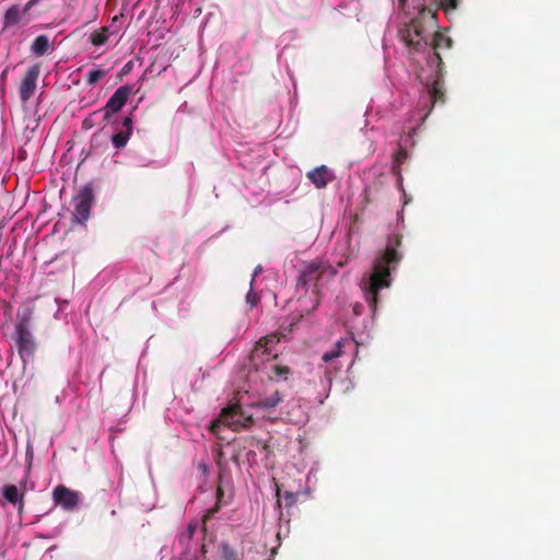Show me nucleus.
<instances>
[{"label": "nucleus", "mask_w": 560, "mask_h": 560, "mask_svg": "<svg viewBox=\"0 0 560 560\" xmlns=\"http://www.w3.org/2000/svg\"><path fill=\"white\" fill-rule=\"evenodd\" d=\"M400 246V235L393 234L388 236L384 250L375 257L371 270L361 280V290L373 314L377 310L381 290L390 287L392 271L397 268L402 259V254L398 250Z\"/></svg>", "instance_id": "1"}, {"label": "nucleus", "mask_w": 560, "mask_h": 560, "mask_svg": "<svg viewBox=\"0 0 560 560\" xmlns=\"http://www.w3.org/2000/svg\"><path fill=\"white\" fill-rule=\"evenodd\" d=\"M254 423L253 416L247 413L238 402H231L221 410L220 417L210 424V430H217L224 424L233 431L248 429Z\"/></svg>", "instance_id": "2"}, {"label": "nucleus", "mask_w": 560, "mask_h": 560, "mask_svg": "<svg viewBox=\"0 0 560 560\" xmlns=\"http://www.w3.org/2000/svg\"><path fill=\"white\" fill-rule=\"evenodd\" d=\"M94 189L92 183L82 186L73 197L72 222L84 223L90 218L91 207L94 202Z\"/></svg>", "instance_id": "3"}, {"label": "nucleus", "mask_w": 560, "mask_h": 560, "mask_svg": "<svg viewBox=\"0 0 560 560\" xmlns=\"http://www.w3.org/2000/svg\"><path fill=\"white\" fill-rule=\"evenodd\" d=\"M40 71V65L35 63L25 71L21 79L18 90L22 106H26L30 100L35 95Z\"/></svg>", "instance_id": "4"}, {"label": "nucleus", "mask_w": 560, "mask_h": 560, "mask_svg": "<svg viewBox=\"0 0 560 560\" xmlns=\"http://www.w3.org/2000/svg\"><path fill=\"white\" fill-rule=\"evenodd\" d=\"M279 341L280 338L277 335H267L257 341L249 355L250 363L256 370L264 361H268L270 358L277 357V353L273 352L272 347Z\"/></svg>", "instance_id": "5"}, {"label": "nucleus", "mask_w": 560, "mask_h": 560, "mask_svg": "<svg viewBox=\"0 0 560 560\" xmlns=\"http://www.w3.org/2000/svg\"><path fill=\"white\" fill-rule=\"evenodd\" d=\"M401 38L406 46L413 50H421L428 45L427 36L420 22L411 21L402 31Z\"/></svg>", "instance_id": "6"}, {"label": "nucleus", "mask_w": 560, "mask_h": 560, "mask_svg": "<svg viewBox=\"0 0 560 560\" xmlns=\"http://www.w3.org/2000/svg\"><path fill=\"white\" fill-rule=\"evenodd\" d=\"M131 93L132 88L130 85L119 86L102 108L103 119L108 121L113 114L118 113L125 106Z\"/></svg>", "instance_id": "7"}, {"label": "nucleus", "mask_w": 560, "mask_h": 560, "mask_svg": "<svg viewBox=\"0 0 560 560\" xmlns=\"http://www.w3.org/2000/svg\"><path fill=\"white\" fill-rule=\"evenodd\" d=\"M30 469L31 464L28 465L24 477L20 480L19 487L15 485H5L2 490V494L5 501L14 506H18L20 512L23 510L24 505V497L26 493Z\"/></svg>", "instance_id": "8"}, {"label": "nucleus", "mask_w": 560, "mask_h": 560, "mask_svg": "<svg viewBox=\"0 0 560 560\" xmlns=\"http://www.w3.org/2000/svg\"><path fill=\"white\" fill-rule=\"evenodd\" d=\"M16 345L20 355L23 360L32 357L34 354L36 345L33 338V335L28 330L25 324L20 323L16 326Z\"/></svg>", "instance_id": "9"}, {"label": "nucleus", "mask_w": 560, "mask_h": 560, "mask_svg": "<svg viewBox=\"0 0 560 560\" xmlns=\"http://www.w3.org/2000/svg\"><path fill=\"white\" fill-rule=\"evenodd\" d=\"M52 498L57 505L67 511L73 510L79 503V493L62 485L54 489Z\"/></svg>", "instance_id": "10"}, {"label": "nucleus", "mask_w": 560, "mask_h": 560, "mask_svg": "<svg viewBox=\"0 0 560 560\" xmlns=\"http://www.w3.org/2000/svg\"><path fill=\"white\" fill-rule=\"evenodd\" d=\"M306 177L315 185L317 188H324L328 185L329 182L332 180L334 176L329 168L325 165L315 167L306 174Z\"/></svg>", "instance_id": "11"}, {"label": "nucleus", "mask_w": 560, "mask_h": 560, "mask_svg": "<svg viewBox=\"0 0 560 560\" xmlns=\"http://www.w3.org/2000/svg\"><path fill=\"white\" fill-rule=\"evenodd\" d=\"M322 272V264L311 261L306 264L304 268L300 271L298 282L302 285H307L310 282L317 280Z\"/></svg>", "instance_id": "12"}, {"label": "nucleus", "mask_w": 560, "mask_h": 560, "mask_svg": "<svg viewBox=\"0 0 560 560\" xmlns=\"http://www.w3.org/2000/svg\"><path fill=\"white\" fill-rule=\"evenodd\" d=\"M452 43L453 42L448 36L444 35L442 33H439V32H436L434 34L433 42H432V48L434 50V58L436 59L439 65L442 62V58L439 54V50L444 49V48H451Z\"/></svg>", "instance_id": "13"}, {"label": "nucleus", "mask_w": 560, "mask_h": 560, "mask_svg": "<svg viewBox=\"0 0 560 560\" xmlns=\"http://www.w3.org/2000/svg\"><path fill=\"white\" fill-rule=\"evenodd\" d=\"M282 401V395L276 390L271 395L259 399L255 406L264 410H271L276 408Z\"/></svg>", "instance_id": "14"}, {"label": "nucleus", "mask_w": 560, "mask_h": 560, "mask_svg": "<svg viewBox=\"0 0 560 560\" xmlns=\"http://www.w3.org/2000/svg\"><path fill=\"white\" fill-rule=\"evenodd\" d=\"M49 47L48 37L46 35H39L33 40L31 50L35 56L40 57L48 52Z\"/></svg>", "instance_id": "15"}, {"label": "nucleus", "mask_w": 560, "mask_h": 560, "mask_svg": "<svg viewBox=\"0 0 560 560\" xmlns=\"http://www.w3.org/2000/svg\"><path fill=\"white\" fill-rule=\"evenodd\" d=\"M407 158H408L407 150L405 148L400 147L394 154L393 166H392L393 174L400 176V166L402 163H405Z\"/></svg>", "instance_id": "16"}, {"label": "nucleus", "mask_w": 560, "mask_h": 560, "mask_svg": "<svg viewBox=\"0 0 560 560\" xmlns=\"http://www.w3.org/2000/svg\"><path fill=\"white\" fill-rule=\"evenodd\" d=\"M21 20V11L18 5L10 7L4 14V27L16 25Z\"/></svg>", "instance_id": "17"}, {"label": "nucleus", "mask_w": 560, "mask_h": 560, "mask_svg": "<svg viewBox=\"0 0 560 560\" xmlns=\"http://www.w3.org/2000/svg\"><path fill=\"white\" fill-rule=\"evenodd\" d=\"M430 94L433 103H444L445 102V90L444 85L441 81L435 80L430 89Z\"/></svg>", "instance_id": "18"}, {"label": "nucleus", "mask_w": 560, "mask_h": 560, "mask_svg": "<svg viewBox=\"0 0 560 560\" xmlns=\"http://www.w3.org/2000/svg\"><path fill=\"white\" fill-rule=\"evenodd\" d=\"M109 69L96 68L92 69L86 73V84L95 85L100 80H102L107 73Z\"/></svg>", "instance_id": "19"}, {"label": "nucleus", "mask_w": 560, "mask_h": 560, "mask_svg": "<svg viewBox=\"0 0 560 560\" xmlns=\"http://www.w3.org/2000/svg\"><path fill=\"white\" fill-rule=\"evenodd\" d=\"M108 39V28L106 26L102 27L100 31H96L91 34V43L94 46H102Z\"/></svg>", "instance_id": "20"}, {"label": "nucleus", "mask_w": 560, "mask_h": 560, "mask_svg": "<svg viewBox=\"0 0 560 560\" xmlns=\"http://www.w3.org/2000/svg\"><path fill=\"white\" fill-rule=\"evenodd\" d=\"M129 138L130 133H128V131L120 130L113 136L112 142L115 148L120 149L127 144Z\"/></svg>", "instance_id": "21"}, {"label": "nucleus", "mask_w": 560, "mask_h": 560, "mask_svg": "<svg viewBox=\"0 0 560 560\" xmlns=\"http://www.w3.org/2000/svg\"><path fill=\"white\" fill-rule=\"evenodd\" d=\"M341 355V341H337L332 351L323 354V361L329 362Z\"/></svg>", "instance_id": "22"}, {"label": "nucleus", "mask_w": 560, "mask_h": 560, "mask_svg": "<svg viewBox=\"0 0 560 560\" xmlns=\"http://www.w3.org/2000/svg\"><path fill=\"white\" fill-rule=\"evenodd\" d=\"M102 109L95 110L92 114H90L82 122V127L84 129H91L93 128L97 122L96 118L101 115Z\"/></svg>", "instance_id": "23"}, {"label": "nucleus", "mask_w": 560, "mask_h": 560, "mask_svg": "<svg viewBox=\"0 0 560 560\" xmlns=\"http://www.w3.org/2000/svg\"><path fill=\"white\" fill-rule=\"evenodd\" d=\"M439 3L446 14L455 11L458 7V0H439Z\"/></svg>", "instance_id": "24"}, {"label": "nucleus", "mask_w": 560, "mask_h": 560, "mask_svg": "<svg viewBox=\"0 0 560 560\" xmlns=\"http://www.w3.org/2000/svg\"><path fill=\"white\" fill-rule=\"evenodd\" d=\"M221 550H222L223 560H237L236 551L232 547H230L228 544H223L221 546Z\"/></svg>", "instance_id": "25"}, {"label": "nucleus", "mask_w": 560, "mask_h": 560, "mask_svg": "<svg viewBox=\"0 0 560 560\" xmlns=\"http://www.w3.org/2000/svg\"><path fill=\"white\" fill-rule=\"evenodd\" d=\"M272 371L275 375L279 377H287V375L290 373V369L283 365H273Z\"/></svg>", "instance_id": "26"}, {"label": "nucleus", "mask_w": 560, "mask_h": 560, "mask_svg": "<svg viewBox=\"0 0 560 560\" xmlns=\"http://www.w3.org/2000/svg\"><path fill=\"white\" fill-rule=\"evenodd\" d=\"M222 497H223V489L219 486L217 488V506L214 509L208 510V512L206 514L207 517H209L211 514L217 512V510L219 509V503H220Z\"/></svg>", "instance_id": "27"}, {"label": "nucleus", "mask_w": 560, "mask_h": 560, "mask_svg": "<svg viewBox=\"0 0 560 560\" xmlns=\"http://www.w3.org/2000/svg\"><path fill=\"white\" fill-rule=\"evenodd\" d=\"M246 300H247V303L250 304L252 307L256 306L258 301H259V296L257 293L253 292V290H250L247 295H246Z\"/></svg>", "instance_id": "28"}, {"label": "nucleus", "mask_w": 560, "mask_h": 560, "mask_svg": "<svg viewBox=\"0 0 560 560\" xmlns=\"http://www.w3.org/2000/svg\"><path fill=\"white\" fill-rule=\"evenodd\" d=\"M122 127H124L125 131H128V133L131 135V132H132V119H131V117L128 116V117L124 118Z\"/></svg>", "instance_id": "29"}, {"label": "nucleus", "mask_w": 560, "mask_h": 560, "mask_svg": "<svg viewBox=\"0 0 560 560\" xmlns=\"http://www.w3.org/2000/svg\"><path fill=\"white\" fill-rule=\"evenodd\" d=\"M9 70H10V68H9V67H7V68H4V69H3V71H2V72H1V74H0V83H1L2 85H4V83H5V80H7V75H8V73H9Z\"/></svg>", "instance_id": "30"}, {"label": "nucleus", "mask_w": 560, "mask_h": 560, "mask_svg": "<svg viewBox=\"0 0 560 560\" xmlns=\"http://www.w3.org/2000/svg\"><path fill=\"white\" fill-rule=\"evenodd\" d=\"M37 0H30L26 4H25V8L23 10V13H26L27 11H30V9L36 3Z\"/></svg>", "instance_id": "31"}, {"label": "nucleus", "mask_w": 560, "mask_h": 560, "mask_svg": "<svg viewBox=\"0 0 560 560\" xmlns=\"http://www.w3.org/2000/svg\"><path fill=\"white\" fill-rule=\"evenodd\" d=\"M260 272H261V266H257L255 268V270H254L253 279H252V282H250L252 284L254 282L255 277H257Z\"/></svg>", "instance_id": "32"}, {"label": "nucleus", "mask_w": 560, "mask_h": 560, "mask_svg": "<svg viewBox=\"0 0 560 560\" xmlns=\"http://www.w3.org/2000/svg\"><path fill=\"white\" fill-rule=\"evenodd\" d=\"M293 493H290V492H287L285 493V498L290 499V500H293Z\"/></svg>", "instance_id": "33"}, {"label": "nucleus", "mask_w": 560, "mask_h": 560, "mask_svg": "<svg viewBox=\"0 0 560 560\" xmlns=\"http://www.w3.org/2000/svg\"><path fill=\"white\" fill-rule=\"evenodd\" d=\"M399 2H400L401 4H404V3L406 2V0H399Z\"/></svg>", "instance_id": "34"}]
</instances>
